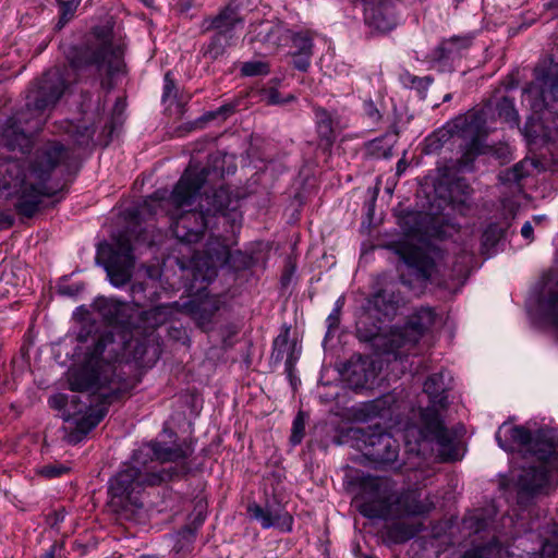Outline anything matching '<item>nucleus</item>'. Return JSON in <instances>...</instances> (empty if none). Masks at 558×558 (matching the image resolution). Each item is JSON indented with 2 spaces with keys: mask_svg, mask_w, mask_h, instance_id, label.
I'll use <instances>...</instances> for the list:
<instances>
[{
  "mask_svg": "<svg viewBox=\"0 0 558 558\" xmlns=\"http://www.w3.org/2000/svg\"><path fill=\"white\" fill-rule=\"evenodd\" d=\"M80 169L73 150L58 141L39 146L28 162V175L15 189V210L20 216L32 218L44 197H52L63 191Z\"/></svg>",
  "mask_w": 558,
  "mask_h": 558,
  "instance_id": "f257e3e1",
  "label": "nucleus"
},
{
  "mask_svg": "<svg viewBox=\"0 0 558 558\" xmlns=\"http://www.w3.org/2000/svg\"><path fill=\"white\" fill-rule=\"evenodd\" d=\"M114 22L110 19L92 28L86 41L68 54L71 68L80 76L99 81L101 88H113L116 75L125 72L124 47L114 43Z\"/></svg>",
  "mask_w": 558,
  "mask_h": 558,
  "instance_id": "f03ea898",
  "label": "nucleus"
},
{
  "mask_svg": "<svg viewBox=\"0 0 558 558\" xmlns=\"http://www.w3.org/2000/svg\"><path fill=\"white\" fill-rule=\"evenodd\" d=\"M355 497L359 512L368 519L400 520L425 515L432 504L421 499L417 489L398 490L396 483L381 476H363Z\"/></svg>",
  "mask_w": 558,
  "mask_h": 558,
  "instance_id": "7ed1b4c3",
  "label": "nucleus"
},
{
  "mask_svg": "<svg viewBox=\"0 0 558 558\" xmlns=\"http://www.w3.org/2000/svg\"><path fill=\"white\" fill-rule=\"evenodd\" d=\"M147 456L148 452H145L144 448L134 451L131 462L124 464L109 481V506L116 513H133L134 509L142 508L140 496L146 487L158 486L190 473L186 464L149 471L145 466Z\"/></svg>",
  "mask_w": 558,
  "mask_h": 558,
  "instance_id": "20e7f679",
  "label": "nucleus"
},
{
  "mask_svg": "<svg viewBox=\"0 0 558 558\" xmlns=\"http://www.w3.org/2000/svg\"><path fill=\"white\" fill-rule=\"evenodd\" d=\"M68 383L72 391L92 392L100 401L112 403L130 392L137 385V379L126 375L120 364H110L101 353L96 352L95 337L84 364L69 371Z\"/></svg>",
  "mask_w": 558,
  "mask_h": 558,
  "instance_id": "39448f33",
  "label": "nucleus"
},
{
  "mask_svg": "<svg viewBox=\"0 0 558 558\" xmlns=\"http://www.w3.org/2000/svg\"><path fill=\"white\" fill-rule=\"evenodd\" d=\"M65 87V81L59 70L47 71L38 82L37 88L27 96L25 109L8 120L3 130L7 144L14 146V143L9 142V138L14 136L19 146L27 147L29 143L27 133L41 130L45 123L43 118L45 111L54 107Z\"/></svg>",
  "mask_w": 558,
  "mask_h": 558,
  "instance_id": "423d86ee",
  "label": "nucleus"
},
{
  "mask_svg": "<svg viewBox=\"0 0 558 558\" xmlns=\"http://www.w3.org/2000/svg\"><path fill=\"white\" fill-rule=\"evenodd\" d=\"M487 135L486 114L483 110L472 111L458 117L449 124V129L439 130L427 138L430 150L439 149L451 137L466 140L462 156L458 160L461 170L471 169L476 157L484 153L483 137Z\"/></svg>",
  "mask_w": 558,
  "mask_h": 558,
  "instance_id": "0eeeda50",
  "label": "nucleus"
},
{
  "mask_svg": "<svg viewBox=\"0 0 558 558\" xmlns=\"http://www.w3.org/2000/svg\"><path fill=\"white\" fill-rule=\"evenodd\" d=\"M496 440L507 452L520 449L525 457L543 461L558 457V432L550 428H542L532 434L525 426L504 423L496 433Z\"/></svg>",
  "mask_w": 558,
  "mask_h": 558,
  "instance_id": "6e6552de",
  "label": "nucleus"
},
{
  "mask_svg": "<svg viewBox=\"0 0 558 558\" xmlns=\"http://www.w3.org/2000/svg\"><path fill=\"white\" fill-rule=\"evenodd\" d=\"M448 389L449 386L442 372L428 376L424 383V392L428 396L432 408L425 409L421 413L422 437L427 440H435L444 448L451 445L452 437L440 420L436 408L446 409L448 407Z\"/></svg>",
  "mask_w": 558,
  "mask_h": 558,
  "instance_id": "1a4fd4ad",
  "label": "nucleus"
},
{
  "mask_svg": "<svg viewBox=\"0 0 558 558\" xmlns=\"http://www.w3.org/2000/svg\"><path fill=\"white\" fill-rule=\"evenodd\" d=\"M131 332L123 330L117 335L112 330H106L96 336V352L101 353L107 362L114 365H121L126 375L133 376L140 381V378L132 374L130 360L136 363L143 362L147 351L145 339L134 338Z\"/></svg>",
  "mask_w": 558,
  "mask_h": 558,
  "instance_id": "9d476101",
  "label": "nucleus"
},
{
  "mask_svg": "<svg viewBox=\"0 0 558 558\" xmlns=\"http://www.w3.org/2000/svg\"><path fill=\"white\" fill-rule=\"evenodd\" d=\"M113 240L112 244H99L97 259L104 260L110 282L120 288L131 280L135 259L128 232H120Z\"/></svg>",
  "mask_w": 558,
  "mask_h": 558,
  "instance_id": "9b49d317",
  "label": "nucleus"
},
{
  "mask_svg": "<svg viewBox=\"0 0 558 558\" xmlns=\"http://www.w3.org/2000/svg\"><path fill=\"white\" fill-rule=\"evenodd\" d=\"M557 458L551 457L548 461L531 458L532 464L521 469L515 482L517 499L520 506H527L538 495L548 493L549 473Z\"/></svg>",
  "mask_w": 558,
  "mask_h": 558,
  "instance_id": "f8f14e48",
  "label": "nucleus"
},
{
  "mask_svg": "<svg viewBox=\"0 0 558 558\" xmlns=\"http://www.w3.org/2000/svg\"><path fill=\"white\" fill-rule=\"evenodd\" d=\"M436 314L430 307H420L412 313L407 323L401 327H395L390 330L388 342L389 352H396L400 349L413 348L424 336V333L434 325Z\"/></svg>",
  "mask_w": 558,
  "mask_h": 558,
  "instance_id": "ddd939ff",
  "label": "nucleus"
},
{
  "mask_svg": "<svg viewBox=\"0 0 558 558\" xmlns=\"http://www.w3.org/2000/svg\"><path fill=\"white\" fill-rule=\"evenodd\" d=\"M352 432L355 438L363 440L365 456L373 462L390 464L397 460L399 444L389 433H377L371 428H356Z\"/></svg>",
  "mask_w": 558,
  "mask_h": 558,
  "instance_id": "4468645a",
  "label": "nucleus"
},
{
  "mask_svg": "<svg viewBox=\"0 0 558 558\" xmlns=\"http://www.w3.org/2000/svg\"><path fill=\"white\" fill-rule=\"evenodd\" d=\"M398 254L407 266V274L400 275V280L405 286L412 284V279H407L408 276L420 284H426L437 271L434 258L421 247L403 245Z\"/></svg>",
  "mask_w": 558,
  "mask_h": 558,
  "instance_id": "2eb2a0df",
  "label": "nucleus"
},
{
  "mask_svg": "<svg viewBox=\"0 0 558 558\" xmlns=\"http://www.w3.org/2000/svg\"><path fill=\"white\" fill-rule=\"evenodd\" d=\"M211 172H215L216 175H222V172H218L217 169L211 171L209 168L204 167L198 170L190 166L174 185L167 202L177 210L192 205Z\"/></svg>",
  "mask_w": 558,
  "mask_h": 558,
  "instance_id": "dca6fc26",
  "label": "nucleus"
},
{
  "mask_svg": "<svg viewBox=\"0 0 558 558\" xmlns=\"http://www.w3.org/2000/svg\"><path fill=\"white\" fill-rule=\"evenodd\" d=\"M209 216L199 206L198 209L171 214L173 235L182 243H197L209 226Z\"/></svg>",
  "mask_w": 558,
  "mask_h": 558,
  "instance_id": "f3484780",
  "label": "nucleus"
},
{
  "mask_svg": "<svg viewBox=\"0 0 558 558\" xmlns=\"http://www.w3.org/2000/svg\"><path fill=\"white\" fill-rule=\"evenodd\" d=\"M534 72L535 81L527 92L539 96L544 106H548L550 101H557L558 64L549 63L548 65L537 66Z\"/></svg>",
  "mask_w": 558,
  "mask_h": 558,
  "instance_id": "a211bd4d",
  "label": "nucleus"
},
{
  "mask_svg": "<svg viewBox=\"0 0 558 558\" xmlns=\"http://www.w3.org/2000/svg\"><path fill=\"white\" fill-rule=\"evenodd\" d=\"M471 36H452L442 39L438 46L427 56L426 61L441 66L450 65L456 59L461 58L462 52L468 50L472 45Z\"/></svg>",
  "mask_w": 558,
  "mask_h": 558,
  "instance_id": "6ab92c4d",
  "label": "nucleus"
},
{
  "mask_svg": "<svg viewBox=\"0 0 558 558\" xmlns=\"http://www.w3.org/2000/svg\"><path fill=\"white\" fill-rule=\"evenodd\" d=\"M219 308V299L207 293H199L182 304V312L191 316L203 329H207Z\"/></svg>",
  "mask_w": 558,
  "mask_h": 558,
  "instance_id": "aec40b11",
  "label": "nucleus"
},
{
  "mask_svg": "<svg viewBox=\"0 0 558 558\" xmlns=\"http://www.w3.org/2000/svg\"><path fill=\"white\" fill-rule=\"evenodd\" d=\"M147 448L153 453L154 458L161 463L173 462L175 463L173 468L186 464L191 469L187 459L193 454L194 449L191 444L185 440L172 445L163 441H151L147 445ZM171 468L172 466L169 469Z\"/></svg>",
  "mask_w": 558,
  "mask_h": 558,
  "instance_id": "412c9836",
  "label": "nucleus"
},
{
  "mask_svg": "<svg viewBox=\"0 0 558 558\" xmlns=\"http://www.w3.org/2000/svg\"><path fill=\"white\" fill-rule=\"evenodd\" d=\"M313 112L315 117V128L318 137V147L324 151H329L337 140L338 120L336 112H330L326 108L314 105Z\"/></svg>",
  "mask_w": 558,
  "mask_h": 558,
  "instance_id": "4be33fe9",
  "label": "nucleus"
},
{
  "mask_svg": "<svg viewBox=\"0 0 558 558\" xmlns=\"http://www.w3.org/2000/svg\"><path fill=\"white\" fill-rule=\"evenodd\" d=\"M401 298L393 287L385 286L376 291L368 300L369 308L376 314L377 319H391L396 316Z\"/></svg>",
  "mask_w": 558,
  "mask_h": 558,
  "instance_id": "5701e85b",
  "label": "nucleus"
},
{
  "mask_svg": "<svg viewBox=\"0 0 558 558\" xmlns=\"http://www.w3.org/2000/svg\"><path fill=\"white\" fill-rule=\"evenodd\" d=\"M95 306L101 318L110 326L130 327L132 325L129 306L126 303L114 299L101 298L95 302Z\"/></svg>",
  "mask_w": 558,
  "mask_h": 558,
  "instance_id": "b1692460",
  "label": "nucleus"
},
{
  "mask_svg": "<svg viewBox=\"0 0 558 558\" xmlns=\"http://www.w3.org/2000/svg\"><path fill=\"white\" fill-rule=\"evenodd\" d=\"M247 511L253 519L259 521L264 529L276 526L283 531H290L292 527L293 519L286 511L274 510L270 507L264 508L256 504L248 506Z\"/></svg>",
  "mask_w": 558,
  "mask_h": 558,
  "instance_id": "393cba45",
  "label": "nucleus"
},
{
  "mask_svg": "<svg viewBox=\"0 0 558 558\" xmlns=\"http://www.w3.org/2000/svg\"><path fill=\"white\" fill-rule=\"evenodd\" d=\"M289 337L290 327L284 325L281 328V332L274 340L270 359L275 363H280L287 355L284 363L286 372L292 380V373L296 357L294 356L295 343L290 344Z\"/></svg>",
  "mask_w": 558,
  "mask_h": 558,
  "instance_id": "a878e982",
  "label": "nucleus"
},
{
  "mask_svg": "<svg viewBox=\"0 0 558 558\" xmlns=\"http://www.w3.org/2000/svg\"><path fill=\"white\" fill-rule=\"evenodd\" d=\"M28 169L17 159H0V190H15L24 184Z\"/></svg>",
  "mask_w": 558,
  "mask_h": 558,
  "instance_id": "bb28decb",
  "label": "nucleus"
},
{
  "mask_svg": "<svg viewBox=\"0 0 558 558\" xmlns=\"http://www.w3.org/2000/svg\"><path fill=\"white\" fill-rule=\"evenodd\" d=\"M204 254L205 265L211 274H216V268L225 266L230 259V248L219 236H210L206 242Z\"/></svg>",
  "mask_w": 558,
  "mask_h": 558,
  "instance_id": "cd10ccee",
  "label": "nucleus"
},
{
  "mask_svg": "<svg viewBox=\"0 0 558 558\" xmlns=\"http://www.w3.org/2000/svg\"><path fill=\"white\" fill-rule=\"evenodd\" d=\"M231 203L229 189L220 186L211 192H205L201 197L199 207L207 213L209 217L218 214L225 215L226 209Z\"/></svg>",
  "mask_w": 558,
  "mask_h": 558,
  "instance_id": "c85d7f7f",
  "label": "nucleus"
},
{
  "mask_svg": "<svg viewBox=\"0 0 558 558\" xmlns=\"http://www.w3.org/2000/svg\"><path fill=\"white\" fill-rule=\"evenodd\" d=\"M169 310L167 305L154 306L147 311L140 313L136 324H133L135 329L143 328L145 333L153 332L156 328L167 323L169 318Z\"/></svg>",
  "mask_w": 558,
  "mask_h": 558,
  "instance_id": "c756f323",
  "label": "nucleus"
},
{
  "mask_svg": "<svg viewBox=\"0 0 558 558\" xmlns=\"http://www.w3.org/2000/svg\"><path fill=\"white\" fill-rule=\"evenodd\" d=\"M241 23L242 19L239 13L234 9L227 7L210 21L207 29H216L217 33H222L225 37L232 39V29Z\"/></svg>",
  "mask_w": 558,
  "mask_h": 558,
  "instance_id": "7c9ffc66",
  "label": "nucleus"
},
{
  "mask_svg": "<svg viewBox=\"0 0 558 558\" xmlns=\"http://www.w3.org/2000/svg\"><path fill=\"white\" fill-rule=\"evenodd\" d=\"M509 541L505 535H496L494 533L488 542L466 550L461 558H490L495 551L508 545Z\"/></svg>",
  "mask_w": 558,
  "mask_h": 558,
  "instance_id": "2f4dec72",
  "label": "nucleus"
},
{
  "mask_svg": "<svg viewBox=\"0 0 558 558\" xmlns=\"http://www.w3.org/2000/svg\"><path fill=\"white\" fill-rule=\"evenodd\" d=\"M542 558H558V524L547 522L543 532H539Z\"/></svg>",
  "mask_w": 558,
  "mask_h": 558,
  "instance_id": "473e14b6",
  "label": "nucleus"
},
{
  "mask_svg": "<svg viewBox=\"0 0 558 558\" xmlns=\"http://www.w3.org/2000/svg\"><path fill=\"white\" fill-rule=\"evenodd\" d=\"M205 515L203 512H198L191 524L184 526L179 532V539L174 545V550L177 553H190L192 550V545L195 539L196 530L204 523Z\"/></svg>",
  "mask_w": 558,
  "mask_h": 558,
  "instance_id": "72a5a7b5",
  "label": "nucleus"
},
{
  "mask_svg": "<svg viewBox=\"0 0 558 558\" xmlns=\"http://www.w3.org/2000/svg\"><path fill=\"white\" fill-rule=\"evenodd\" d=\"M418 532L414 524L395 522L386 526V536L395 544H403L413 538Z\"/></svg>",
  "mask_w": 558,
  "mask_h": 558,
  "instance_id": "f704fd0d",
  "label": "nucleus"
},
{
  "mask_svg": "<svg viewBox=\"0 0 558 558\" xmlns=\"http://www.w3.org/2000/svg\"><path fill=\"white\" fill-rule=\"evenodd\" d=\"M109 404L110 403H106V401H100V404L95 410H92L87 415L77 420L76 430L84 435L88 434L106 416Z\"/></svg>",
  "mask_w": 558,
  "mask_h": 558,
  "instance_id": "c9c22d12",
  "label": "nucleus"
},
{
  "mask_svg": "<svg viewBox=\"0 0 558 558\" xmlns=\"http://www.w3.org/2000/svg\"><path fill=\"white\" fill-rule=\"evenodd\" d=\"M231 38L225 37L222 33H216L210 41L202 48V54L209 61H215L226 52Z\"/></svg>",
  "mask_w": 558,
  "mask_h": 558,
  "instance_id": "e433bc0d",
  "label": "nucleus"
},
{
  "mask_svg": "<svg viewBox=\"0 0 558 558\" xmlns=\"http://www.w3.org/2000/svg\"><path fill=\"white\" fill-rule=\"evenodd\" d=\"M489 526L490 520L483 510H476L463 519V527L468 530L470 534L487 532Z\"/></svg>",
  "mask_w": 558,
  "mask_h": 558,
  "instance_id": "4c0bfd02",
  "label": "nucleus"
},
{
  "mask_svg": "<svg viewBox=\"0 0 558 558\" xmlns=\"http://www.w3.org/2000/svg\"><path fill=\"white\" fill-rule=\"evenodd\" d=\"M498 118L512 125L519 123V116L514 108L513 100L507 96L501 97L496 104Z\"/></svg>",
  "mask_w": 558,
  "mask_h": 558,
  "instance_id": "58836bf2",
  "label": "nucleus"
},
{
  "mask_svg": "<svg viewBox=\"0 0 558 558\" xmlns=\"http://www.w3.org/2000/svg\"><path fill=\"white\" fill-rule=\"evenodd\" d=\"M504 236V229L498 223H490L482 234V246L486 251L495 247Z\"/></svg>",
  "mask_w": 558,
  "mask_h": 558,
  "instance_id": "ea45409f",
  "label": "nucleus"
},
{
  "mask_svg": "<svg viewBox=\"0 0 558 558\" xmlns=\"http://www.w3.org/2000/svg\"><path fill=\"white\" fill-rule=\"evenodd\" d=\"M59 3V21L56 25L58 29L63 28L75 15L78 2L75 0H58Z\"/></svg>",
  "mask_w": 558,
  "mask_h": 558,
  "instance_id": "a19ab883",
  "label": "nucleus"
},
{
  "mask_svg": "<svg viewBox=\"0 0 558 558\" xmlns=\"http://www.w3.org/2000/svg\"><path fill=\"white\" fill-rule=\"evenodd\" d=\"M368 154L374 158H389L392 156V145L385 143V138H376L367 145Z\"/></svg>",
  "mask_w": 558,
  "mask_h": 558,
  "instance_id": "79ce46f5",
  "label": "nucleus"
},
{
  "mask_svg": "<svg viewBox=\"0 0 558 558\" xmlns=\"http://www.w3.org/2000/svg\"><path fill=\"white\" fill-rule=\"evenodd\" d=\"M292 47L294 51L292 53L312 56L313 43L308 34L299 33L292 38Z\"/></svg>",
  "mask_w": 558,
  "mask_h": 558,
  "instance_id": "37998d69",
  "label": "nucleus"
},
{
  "mask_svg": "<svg viewBox=\"0 0 558 558\" xmlns=\"http://www.w3.org/2000/svg\"><path fill=\"white\" fill-rule=\"evenodd\" d=\"M305 435V414L300 411L293 420L290 441L292 445L302 442Z\"/></svg>",
  "mask_w": 558,
  "mask_h": 558,
  "instance_id": "c03bdc74",
  "label": "nucleus"
},
{
  "mask_svg": "<svg viewBox=\"0 0 558 558\" xmlns=\"http://www.w3.org/2000/svg\"><path fill=\"white\" fill-rule=\"evenodd\" d=\"M269 72L268 64L262 61H250L243 63L241 73L244 76H256L267 74Z\"/></svg>",
  "mask_w": 558,
  "mask_h": 558,
  "instance_id": "a18cd8bd",
  "label": "nucleus"
},
{
  "mask_svg": "<svg viewBox=\"0 0 558 558\" xmlns=\"http://www.w3.org/2000/svg\"><path fill=\"white\" fill-rule=\"evenodd\" d=\"M544 137L551 143L558 142V116H553L545 119Z\"/></svg>",
  "mask_w": 558,
  "mask_h": 558,
  "instance_id": "49530a36",
  "label": "nucleus"
},
{
  "mask_svg": "<svg viewBox=\"0 0 558 558\" xmlns=\"http://www.w3.org/2000/svg\"><path fill=\"white\" fill-rule=\"evenodd\" d=\"M95 134V128L89 125L78 126L76 129L74 138L78 146H88L93 141Z\"/></svg>",
  "mask_w": 558,
  "mask_h": 558,
  "instance_id": "de8ad7c7",
  "label": "nucleus"
},
{
  "mask_svg": "<svg viewBox=\"0 0 558 558\" xmlns=\"http://www.w3.org/2000/svg\"><path fill=\"white\" fill-rule=\"evenodd\" d=\"M546 311L553 319L554 325L558 328V292H551L546 301Z\"/></svg>",
  "mask_w": 558,
  "mask_h": 558,
  "instance_id": "09e8293b",
  "label": "nucleus"
},
{
  "mask_svg": "<svg viewBox=\"0 0 558 558\" xmlns=\"http://www.w3.org/2000/svg\"><path fill=\"white\" fill-rule=\"evenodd\" d=\"M159 192H156L154 196L149 199H146L143 206L140 209V214L148 213L150 215L157 214V207H162L161 202L165 201L163 197H158Z\"/></svg>",
  "mask_w": 558,
  "mask_h": 558,
  "instance_id": "8fccbe9b",
  "label": "nucleus"
},
{
  "mask_svg": "<svg viewBox=\"0 0 558 558\" xmlns=\"http://www.w3.org/2000/svg\"><path fill=\"white\" fill-rule=\"evenodd\" d=\"M177 97V86L175 82L172 77L171 72H167L165 74V84H163V93H162V101H167L170 98Z\"/></svg>",
  "mask_w": 558,
  "mask_h": 558,
  "instance_id": "3c124183",
  "label": "nucleus"
},
{
  "mask_svg": "<svg viewBox=\"0 0 558 558\" xmlns=\"http://www.w3.org/2000/svg\"><path fill=\"white\" fill-rule=\"evenodd\" d=\"M433 77L430 76H415V75H409V82L410 86L412 88H415L420 93H424L427 90L429 85L433 83Z\"/></svg>",
  "mask_w": 558,
  "mask_h": 558,
  "instance_id": "603ef678",
  "label": "nucleus"
},
{
  "mask_svg": "<svg viewBox=\"0 0 558 558\" xmlns=\"http://www.w3.org/2000/svg\"><path fill=\"white\" fill-rule=\"evenodd\" d=\"M146 284L144 282H135L131 286L132 302L135 306L140 307L145 300Z\"/></svg>",
  "mask_w": 558,
  "mask_h": 558,
  "instance_id": "864d4df0",
  "label": "nucleus"
},
{
  "mask_svg": "<svg viewBox=\"0 0 558 558\" xmlns=\"http://www.w3.org/2000/svg\"><path fill=\"white\" fill-rule=\"evenodd\" d=\"M234 111V106L233 105H223L221 107H219L217 110H214V111H209L207 112L203 119L205 121H211L218 117H222V119L225 120L229 114H231L232 112Z\"/></svg>",
  "mask_w": 558,
  "mask_h": 558,
  "instance_id": "5fc2aeb1",
  "label": "nucleus"
},
{
  "mask_svg": "<svg viewBox=\"0 0 558 558\" xmlns=\"http://www.w3.org/2000/svg\"><path fill=\"white\" fill-rule=\"evenodd\" d=\"M69 469L63 465H45L40 469L39 474L49 478L58 477L61 474L68 472Z\"/></svg>",
  "mask_w": 558,
  "mask_h": 558,
  "instance_id": "6e6d98bb",
  "label": "nucleus"
},
{
  "mask_svg": "<svg viewBox=\"0 0 558 558\" xmlns=\"http://www.w3.org/2000/svg\"><path fill=\"white\" fill-rule=\"evenodd\" d=\"M515 169H506L499 174V179L504 183H518L522 180V174H515Z\"/></svg>",
  "mask_w": 558,
  "mask_h": 558,
  "instance_id": "4d7b16f0",
  "label": "nucleus"
},
{
  "mask_svg": "<svg viewBox=\"0 0 558 558\" xmlns=\"http://www.w3.org/2000/svg\"><path fill=\"white\" fill-rule=\"evenodd\" d=\"M364 111L374 122H378L381 119V114L373 100H366L364 102Z\"/></svg>",
  "mask_w": 558,
  "mask_h": 558,
  "instance_id": "13d9d810",
  "label": "nucleus"
},
{
  "mask_svg": "<svg viewBox=\"0 0 558 558\" xmlns=\"http://www.w3.org/2000/svg\"><path fill=\"white\" fill-rule=\"evenodd\" d=\"M49 404L52 409L62 410L68 404V396L63 393H57L49 398Z\"/></svg>",
  "mask_w": 558,
  "mask_h": 558,
  "instance_id": "bf43d9fd",
  "label": "nucleus"
},
{
  "mask_svg": "<svg viewBox=\"0 0 558 558\" xmlns=\"http://www.w3.org/2000/svg\"><path fill=\"white\" fill-rule=\"evenodd\" d=\"M292 57H293V64L296 69H299L301 71L307 70V68L310 65L311 56L292 53Z\"/></svg>",
  "mask_w": 558,
  "mask_h": 558,
  "instance_id": "052dcab7",
  "label": "nucleus"
},
{
  "mask_svg": "<svg viewBox=\"0 0 558 558\" xmlns=\"http://www.w3.org/2000/svg\"><path fill=\"white\" fill-rule=\"evenodd\" d=\"M328 328L333 329L339 326L340 323V307H335L333 311L327 317Z\"/></svg>",
  "mask_w": 558,
  "mask_h": 558,
  "instance_id": "680f3d73",
  "label": "nucleus"
},
{
  "mask_svg": "<svg viewBox=\"0 0 558 558\" xmlns=\"http://www.w3.org/2000/svg\"><path fill=\"white\" fill-rule=\"evenodd\" d=\"M92 331H93V325L83 326L81 331L77 333V337H76L77 341L81 343L87 342Z\"/></svg>",
  "mask_w": 558,
  "mask_h": 558,
  "instance_id": "e2e57ef3",
  "label": "nucleus"
},
{
  "mask_svg": "<svg viewBox=\"0 0 558 558\" xmlns=\"http://www.w3.org/2000/svg\"><path fill=\"white\" fill-rule=\"evenodd\" d=\"M393 397L391 396H385L380 399H377L375 401V408L380 412L383 411L386 407L390 408V403L393 402Z\"/></svg>",
  "mask_w": 558,
  "mask_h": 558,
  "instance_id": "0e129e2a",
  "label": "nucleus"
},
{
  "mask_svg": "<svg viewBox=\"0 0 558 558\" xmlns=\"http://www.w3.org/2000/svg\"><path fill=\"white\" fill-rule=\"evenodd\" d=\"M379 9L378 10H373L372 11V23L379 29H387L390 27L389 23L387 22H384V21H380L377 16V14H379Z\"/></svg>",
  "mask_w": 558,
  "mask_h": 558,
  "instance_id": "69168bd1",
  "label": "nucleus"
},
{
  "mask_svg": "<svg viewBox=\"0 0 558 558\" xmlns=\"http://www.w3.org/2000/svg\"><path fill=\"white\" fill-rule=\"evenodd\" d=\"M266 97H267V102L270 105H279L282 102V100L280 98V94L278 93V90H276L274 88L268 90Z\"/></svg>",
  "mask_w": 558,
  "mask_h": 558,
  "instance_id": "338daca9",
  "label": "nucleus"
},
{
  "mask_svg": "<svg viewBox=\"0 0 558 558\" xmlns=\"http://www.w3.org/2000/svg\"><path fill=\"white\" fill-rule=\"evenodd\" d=\"M533 233H534V230H533L532 225L529 221H526L521 229L522 236L525 239H532Z\"/></svg>",
  "mask_w": 558,
  "mask_h": 558,
  "instance_id": "774afa93",
  "label": "nucleus"
}]
</instances>
